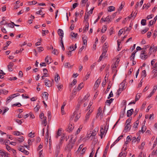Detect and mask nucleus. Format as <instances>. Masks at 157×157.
I'll return each mask as SVG.
<instances>
[{"instance_id": "nucleus-1", "label": "nucleus", "mask_w": 157, "mask_h": 157, "mask_svg": "<svg viewBox=\"0 0 157 157\" xmlns=\"http://www.w3.org/2000/svg\"><path fill=\"white\" fill-rule=\"evenodd\" d=\"M81 111L79 109L78 107H77L75 111L73 113V116L70 118L71 120H72L74 117H75L74 121L76 122L81 117Z\"/></svg>"}, {"instance_id": "nucleus-2", "label": "nucleus", "mask_w": 157, "mask_h": 157, "mask_svg": "<svg viewBox=\"0 0 157 157\" xmlns=\"http://www.w3.org/2000/svg\"><path fill=\"white\" fill-rule=\"evenodd\" d=\"M147 45H145L143 47L142 50L140 55V57L142 59H145L147 58Z\"/></svg>"}, {"instance_id": "nucleus-3", "label": "nucleus", "mask_w": 157, "mask_h": 157, "mask_svg": "<svg viewBox=\"0 0 157 157\" xmlns=\"http://www.w3.org/2000/svg\"><path fill=\"white\" fill-rule=\"evenodd\" d=\"M108 130V128L106 127V125H104L101 127L100 136L101 138H102L103 136L105 134Z\"/></svg>"}, {"instance_id": "nucleus-4", "label": "nucleus", "mask_w": 157, "mask_h": 157, "mask_svg": "<svg viewBox=\"0 0 157 157\" xmlns=\"http://www.w3.org/2000/svg\"><path fill=\"white\" fill-rule=\"evenodd\" d=\"M39 117L40 119L42 124L45 126L47 124V117L44 116V114L43 113H41L40 114Z\"/></svg>"}, {"instance_id": "nucleus-5", "label": "nucleus", "mask_w": 157, "mask_h": 157, "mask_svg": "<svg viewBox=\"0 0 157 157\" xmlns=\"http://www.w3.org/2000/svg\"><path fill=\"white\" fill-rule=\"evenodd\" d=\"M156 141H157V136L156 137ZM152 147L154 150L152 152V155H157V142H154Z\"/></svg>"}, {"instance_id": "nucleus-6", "label": "nucleus", "mask_w": 157, "mask_h": 157, "mask_svg": "<svg viewBox=\"0 0 157 157\" xmlns=\"http://www.w3.org/2000/svg\"><path fill=\"white\" fill-rule=\"evenodd\" d=\"M98 131V128H95L94 130L93 131L90 137L88 136L87 137V138H89L90 137H92V139L94 138V136L97 134Z\"/></svg>"}, {"instance_id": "nucleus-7", "label": "nucleus", "mask_w": 157, "mask_h": 157, "mask_svg": "<svg viewBox=\"0 0 157 157\" xmlns=\"http://www.w3.org/2000/svg\"><path fill=\"white\" fill-rule=\"evenodd\" d=\"M101 79L99 78L96 81L94 86V88L95 89H96L98 87L101 82Z\"/></svg>"}, {"instance_id": "nucleus-8", "label": "nucleus", "mask_w": 157, "mask_h": 157, "mask_svg": "<svg viewBox=\"0 0 157 157\" xmlns=\"http://www.w3.org/2000/svg\"><path fill=\"white\" fill-rule=\"evenodd\" d=\"M140 94H137L136 96L135 100L134 101H131L129 103V104H135V103L138 100H139V99L140 98Z\"/></svg>"}, {"instance_id": "nucleus-9", "label": "nucleus", "mask_w": 157, "mask_h": 157, "mask_svg": "<svg viewBox=\"0 0 157 157\" xmlns=\"http://www.w3.org/2000/svg\"><path fill=\"white\" fill-rule=\"evenodd\" d=\"M92 110H90L87 113L86 115L85 116L84 121L85 122H86L90 118V115L92 112Z\"/></svg>"}, {"instance_id": "nucleus-10", "label": "nucleus", "mask_w": 157, "mask_h": 157, "mask_svg": "<svg viewBox=\"0 0 157 157\" xmlns=\"http://www.w3.org/2000/svg\"><path fill=\"white\" fill-rule=\"evenodd\" d=\"M107 52V51H106V50H103L101 56H100L99 59L98 60V62H100L101 60L102 59L105 57Z\"/></svg>"}, {"instance_id": "nucleus-11", "label": "nucleus", "mask_w": 157, "mask_h": 157, "mask_svg": "<svg viewBox=\"0 0 157 157\" xmlns=\"http://www.w3.org/2000/svg\"><path fill=\"white\" fill-rule=\"evenodd\" d=\"M62 133V131L61 128H59L58 129L57 132H56V137L58 138L59 136H61Z\"/></svg>"}, {"instance_id": "nucleus-12", "label": "nucleus", "mask_w": 157, "mask_h": 157, "mask_svg": "<svg viewBox=\"0 0 157 157\" xmlns=\"http://www.w3.org/2000/svg\"><path fill=\"white\" fill-rule=\"evenodd\" d=\"M126 81L125 80H124L120 84L119 86V87L122 89L123 90L125 89V84H126Z\"/></svg>"}, {"instance_id": "nucleus-13", "label": "nucleus", "mask_w": 157, "mask_h": 157, "mask_svg": "<svg viewBox=\"0 0 157 157\" xmlns=\"http://www.w3.org/2000/svg\"><path fill=\"white\" fill-rule=\"evenodd\" d=\"M117 66H115V63L114 64H113L112 65V68L113 71L114 73V75H113L114 76H115L117 74V71L116 70V68H117Z\"/></svg>"}, {"instance_id": "nucleus-14", "label": "nucleus", "mask_w": 157, "mask_h": 157, "mask_svg": "<svg viewBox=\"0 0 157 157\" xmlns=\"http://www.w3.org/2000/svg\"><path fill=\"white\" fill-rule=\"evenodd\" d=\"M44 83L45 85L48 87H50L52 85L51 82L48 79H45L44 81Z\"/></svg>"}, {"instance_id": "nucleus-15", "label": "nucleus", "mask_w": 157, "mask_h": 157, "mask_svg": "<svg viewBox=\"0 0 157 157\" xmlns=\"http://www.w3.org/2000/svg\"><path fill=\"white\" fill-rule=\"evenodd\" d=\"M90 14L89 12H86L85 13V16L84 17V22H86V21L88 22L89 17Z\"/></svg>"}, {"instance_id": "nucleus-16", "label": "nucleus", "mask_w": 157, "mask_h": 157, "mask_svg": "<svg viewBox=\"0 0 157 157\" xmlns=\"http://www.w3.org/2000/svg\"><path fill=\"white\" fill-rule=\"evenodd\" d=\"M85 25L83 29V33H85L88 30L89 28V23L88 22L86 21L85 22Z\"/></svg>"}, {"instance_id": "nucleus-17", "label": "nucleus", "mask_w": 157, "mask_h": 157, "mask_svg": "<svg viewBox=\"0 0 157 157\" xmlns=\"http://www.w3.org/2000/svg\"><path fill=\"white\" fill-rule=\"evenodd\" d=\"M82 38L83 40V44L85 46H86L87 44V37L85 36H84L82 37Z\"/></svg>"}, {"instance_id": "nucleus-18", "label": "nucleus", "mask_w": 157, "mask_h": 157, "mask_svg": "<svg viewBox=\"0 0 157 157\" xmlns=\"http://www.w3.org/2000/svg\"><path fill=\"white\" fill-rule=\"evenodd\" d=\"M57 32L59 35L60 36V37H63V32L62 29H59L58 30Z\"/></svg>"}, {"instance_id": "nucleus-19", "label": "nucleus", "mask_w": 157, "mask_h": 157, "mask_svg": "<svg viewBox=\"0 0 157 157\" xmlns=\"http://www.w3.org/2000/svg\"><path fill=\"white\" fill-rule=\"evenodd\" d=\"M156 89H157L156 86H154L153 90L151 91V92L150 93L149 95L148 96V97H149V98L151 97L155 93Z\"/></svg>"}, {"instance_id": "nucleus-20", "label": "nucleus", "mask_w": 157, "mask_h": 157, "mask_svg": "<svg viewBox=\"0 0 157 157\" xmlns=\"http://www.w3.org/2000/svg\"><path fill=\"white\" fill-rule=\"evenodd\" d=\"M48 94L47 92H44L43 94L42 97L44 100H47Z\"/></svg>"}, {"instance_id": "nucleus-21", "label": "nucleus", "mask_w": 157, "mask_h": 157, "mask_svg": "<svg viewBox=\"0 0 157 157\" xmlns=\"http://www.w3.org/2000/svg\"><path fill=\"white\" fill-rule=\"evenodd\" d=\"M13 63L10 62L9 63L8 66V69L10 71H12L13 70L12 67L13 65Z\"/></svg>"}, {"instance_id": "nucleus-22", "label": "nucleus", "mask_w": 157, "mask_h": 157, "mask_svg": "<svg viewBox=\"0 0 157 157\" xmlns=\"http://www.w3.org/2000/svg\"><path fill=\"white\" fill-rule=\"evenodd\" d=\"M45 62L49 64L52 62V60L49 56H47L45 58Z\"/></svg>"}, {"instance_id": "nucleus-23", "label": "nucleus", "mask_w": 157, "mask_h": 157, "mask_svg": "<svg viewBox=\"0 0 157 157\" xmlns=\"http://www.w3.org/2000/svg\"><path fill=\"white\" fill-rule=\"evenodd\" d=\"M74 124H69L68 128V131L69 132H71L74 129Z\"/></svg>"}, {"instance_id": "nucleus-24", "label": "nucleus", "mask_w": 157, "mask_h": 157, "mask_svg": "<svg viewBox=\"0 0 157 157\" xmlns=\"http://www.w3.org/2000/svg\"><path fill=\"white\" fill-rule=\"evenodd\" d=\"M133 112V109H132L129 110H128L127 113V117H129L130 116L132 115V113Z\"/></svg>"}, {"instance_id": "nucleus-25", "label": "nucleus", "mask_w": 157, "mask_h": 157, "mask_svg": "<svg viewBox=\"0 0 157 157\" xmlns=\"http://www.w3.org/2000/svg\"><path fill=\"white\" fill-rule=\"evenodd\" d=\"M77 48L76 44H75L74 45H72L69 48V51L71 52L75 49Z\"/></svg>"}, {"instance_id": "nucleus-26", "label": "nucleus", "mask_w": 157, "mask_h": 157, "mask_svg": "<svg viewBox=\"0 0 157 157\" xmlns=\"http://www.w3.org/2000/svg\"><path fill=\"white\" fill-rule=\"evenodd\" d=\"M54 79L56 82L58 83L59 82L60 80V77L58 74L56 73Z\"/></svg>"}, {"instance_id": "nucleus-27", "label": "nucleus", "mask_w": 157, "mask_h": 157, "mask_svg": "<svg viewBox=\"0 0 157 157\" xmlns=\"http://www.w3.org/2000/svg\"><path fill=\"white\" fill-rule=\"evenodd\" d=\"M57 87L58 89V92L61 91H62L63 88V85L61 84H59L57 85Z\"/></svg>"}, {"instance_id": "nucleus-28", "label": "nucleus", "mask_w": 157, "mask_h": 157, "mask_svg": "<svg viewBox=\"0 0 157 157\" xmlns=\"http://www.w3.org/2000/svg\"><path fill=\"white\" fill-rule=\"evenodd\" d=\"M137 52V51L135 50L131 54L130 59L131 60H133L134 59L135 54Z\"/></svg>"}, {"instance_id": "nucleus-29", "label": "nucleus", "mask_w": 157, "mask_h": 157, "mask_svg": "<svg viewBox=\"0 0 157 157\" xmlns=\"http://www.w3.org/2000/svg\"><path fill=\"white\" fill-rule=\"evenodd\" d=\"M125 126V130L127 131H129L131 128V126L130 124H126Z\"/></svg>"}, {"instance_id": "nucleus-30", "label": "nucleus", "mask_w": 157, "mask_h": 157, "mask_svg": "<svg viewBox=\"0 0 157 157\" xmlns=\"http://www.w3.org/2000/svg\"><path fill=\"white\" fill-rule=\"evenodd\" d=\"M115 8L113 6H109L108 8V11L109 12H112L115 10Z\"/></svg>"}, {"instance_id": "nucleus-31", "label": "nucleus", "mask_w": 157, "mask_h": 157, "mask_svg": "<svg viewBox=\"0 0 157 157\" xmlns=\"http://www.w3.org/2000/svg\"><path fill=\"white\" fill-rule=\"evenodd\" d=\"M109 47L108 44L107 43L105 42L103 46V50H106V51L108 50V48Z\"/></svg>"}, {"instance_id": "nucleus-32", "label": "nucleus", "mask_w": 157, "mask_h": 157, "mask_svg": "<svg viewBox=\"0 0 157 157\" xmlns=\"http://www.w3.org/2000/svg\"><path fill=\"white\" fill-rule=\"evenodd\" d=\"M64 66L65 68H70L72 67L73 65H71L69 63H66L64 64Z\"/></svg>"}, {"instance_id": "nucleus-33", "label": "nucleus", "mask_w": 157, "mask_h": 157, "mask_svg": "<svg viewBox=\"0 0 157 157\" xmlns=\"http://www.w3.org/2000/svg\"><path fill=\"white\" fill-rule=\"evenodd\" d=\"M17 140L19 142L21 143L23 142L24 140V137L22 136H21L19 137L16 138Z\"/></svg>"}, {"instance_id": "nucleus-34", "label": "nucleus", "mask_w": 157, "mask_h": 157, "mask_svg": "<svg viewBox=\"0 0 157 157\" xmlns=\"http://www.w3.org/2000/svg\"><path fill=\"white\" fill-rule=\"evenodd\" d=\"M84 87V85L83 83L82 82L80 83L78 87L77 88V89L79 91L83 87Z\"/></svg>"}, {"instance_id": "nucleus-35", "label": "nucleus", "mask_w": 157, "mask_h": 157, "mask_svg": "<svg viewBox=\"0 0 157 157\" xmlns=\"http://www.w3.org/2000/svg\"><path fill=\"white\" fill-rule=\"evenodd\" d=\"M154 49V45L153 44H152L151 47H150L149 49L150 52V54L153 52H155Z\"/></svg>"}, {"instance_id": "nucleus-36", "label": "nucleus", "mask_w": 157, "mask_h": 157, "mask_svg": "<svg viewBox=\"0 0 157 157\" xmlns=\"http://www.w3.org/2000/svg\"><path fill=\"white\" fill-rule=\"evenodd\" d=\"M126 149L125 148L124 151L122 150L121 152L119 153L118 155L119 157H121L123 155V154H124V156H126V154H125V152H124L125 151Z\"/></svg>"}, {"instance_id": "nucleus-37", "label": "nucleus", "mask_w": 157, "mask_h": 157, "mask_svg": "<svg viewBox=\"0 0 157 157\" xmlns=\"http://www.w3.org/2000/svg\"><path fill=\"white\" fill-rule=\"evenodd\" d=\"M49 33V31L48 30H42V35L43 36H45L47 34H48Z\"/></svg>"}, {"instance_id": "nucleus-38", "label": "nucleus", "mask_w": 157, "mask_h": 157, "mask_svg": "<svg viewBox=\"0 0 157 157\" xmlns=\"http://www.w3.org/2000/svg\"><path fill=\"white\" fill-rule=\"evenodd\" d=\"M139 124V121H136L135 123H134L133 125V128L135 129L137 128L138 126V124Z\"/></svg>"}, {"instance_id": "nucleus-39", "label": "nucleus", "mask_w": 157, "mask_h": 157, "mask_svg": "<svg viewBox=\"0 0 157 157\" xmlns=\"http://www.w3.org/2000/svg\"><path fill=\"white\" fill-rule=\"evenodd\" d=\"M107 29V26L106 25H104L102 27L101 32L103 33H105L106 30Z\"/></svg>"}, {"instance_id": "nucleus-40", "label": "nucleus", "mask_w": 157, "mask_h": 157, "mask_svg": "<svg viewBox=\"0 0 157 157\" xmlns=\"http://www.w3.org/2000/svg\"><path fill=\"white\" fill-rule=\"evenodd\" d=\"M154 114L153 113L150 114L149 117V121H153L154 118Z\"/></svg>"}, {"instance_id": "nucleus-41", "label": "nucleus", "mask_w": 157, "mask_h": 157, "mask_svg": "<svg viewBox=\"0 0 157 157\" xmlns=\"http://www.w3.org/2000/svg\"><path fill=\"white\" fill-rule=\"evenodd\" d=\"M13 134L15 136H21L23 134L18 131H14L13 132Z\"/></svg>"}, {"instance_id": "nucleus-42", "label": "nucleus", "mask_w": 157, "mask_h": 157, "mask_svg": "<svg viewBox=\"0 0 157 157\" xmlns=\"http://www.w3.org/2000/svg\"><path fill=\"white\" fill-rule=\"evenodd\" d=\"M73 147V144L71 143H69L67 146V147L68 149V150L70 151L72 148Z\"/></svg>"}, {"instance_id": "nucleus-43", "label": "nucleus", "mask_w": 157, "mask_h": 157, "mask_svg": "<svg viewBox=\"0 0 157 157\" xmlns=\"http://www.w3.org/2000/svg\"><path fill=\"white\" fill-rule=\"evenodd\" d=\"M37 3V2L35 1H29V2L28 3V4L29 5H35Z\"/></svg>"}, {"instance_id": "nucleus-44", "label": "nucleus", "mask_w": 157, "mask_h": 157, "mask_svg": "<svg viewBox=\"0 0 157 157\" xmlns=\"http://www.w3.org/2000/svg\"><path fill=\"white\" fill-rule=\"evenodd\" d=\"M147 129V127L146 126H145L144 125H142V128L141 129V131L142 133H143L144 132L146 131Z\"/></svg>"}, {"instance_id": "nucleus-45", "label": "nucleus", "mask_w": 157, "mask_h": 157, "mask_svg": "<svg viewBox=\"0 0 157 157\" xmlns=\"http://www.w3.org/2000/svg\"><path fill=\"white\" fill-rule=\"evenodd\" d=\"M5 74L3 72V71L2 70H0V78H4V75Z\"/></svg>"}, {"instance_id": "nucleus-46", "label": "nucleus", "mask_w": 157, "mask_h": 157, "mask_svg": "<svg viewBox=\"0 0 157 157\" xmlns=\"http://www.w3.org/2000/svg\"><path fill=\"white\" fill-rule=\"evenodd\" d=\"M8 91L5 90H0V92L1 94H7L8 93Z\"/></svg>"}, {"instance_id": "nucleus-47", "label": "nucleus", "mask_w": 157, "mask_h": 157, "mask_svg": "<svg viewBox=\"0 0 157 157\" xmlns=\"http://www.w3.org/2000/svg\"><path fill=\"white\" fill-rule=\"evenodd\" d=\"M146 73L145 70H144L142 71L141 73V76L143 78L145 77L146 76Z\"/></svg>"}, {"instance_id": "nucleus-48", "label": "nucleus", "mask_w": 157, "mask_h": 157, "mask_svg": "<svg viewBox=\"0 0 157 157\" xmlns=\"http://www.w3.org/2000/svg\"><path fill=\"white\" fill-rule=\"evenodd\" d=\"M0 155L2 157H5L6 156V153L5 151L2 150H0Z\"/></svg>"}, {"instance_id": "nucleus-49", "label": "nucleus", "mask_w": 157, "mask_h": 157, "mask_svg": "<svg viewBox=\"0 0 157 157\" xmlns=\"http://www.w3.org/2000/svg\"><path fill=\"white\" fill-rule=\"evenodd\" d=\"M5 17H3L2 18V21L1 22V23L2 25H5L7 24V22L5 20Z\"/></svg>"}, {"instance_id": "nucleus-50", "label": "nucleus", "mask_w": 157, "mask_h": 157, "mask_svg": "<svg viewBox=\"0 0 157 157\" xmlns=\"http://www.w3.org/2000/svg\"><path fill=\"white\" fill-rule=\"evenodd\" d=\"M40 106L38 105L34 108V110L36 112H37L40 108Z\"/></svg>"}, {"instance_id": "nucleus-51", "label": "nucleus", "mask_w": 157, "mask_h": 157, "mask_svg": "<svg viewBox=\"0 0 157 157\" xmlns=\"http://www.w3.org/2000/svg\"><path fill=\"white\" fill-rule=\"evenodd\" d=\"M83 127V126L82 125H81L78 130H77L76 132V134H78L79 133L81 130H82V128Z\"/></svg>"}, {"instance_id": "nucleus-52", "label": "nucleus", "mask_w": 157, "mask_h": 157, "mask_svg": "<svg viewBox=\"0 0 157 157\" xmlns=\"http://www.w3.org/2000/svg\"><path fill=\"white\" fill-rule=\"evenodd\" d=\"M146 20L145 19H143L141 22V24L143 25H146Z\"/></svg>"}, {"instance_id": "nucleus-53", "label": "nucleus", "mask_w": 157, "mask_h": 157, "mask_svg": "<svg viewBox=\"0 0 157 157\" xmlns=\"http://www.w3.org/2000/svg\"><path fill=\"white\" fill-rule=\"evenodd\" d=\"M77 83V80L76 79H74L70 84L71 86H73L75 85Z\"/></svg>"}, {"instance_id": "nucleus-54", "label": "nucleus", "mask_w": 157, "mask_h": 157, "mask_svg": "<svg viewBox=\"0 0 157 157\" xmlns=\"http://www.w3.org/2000/svg\"><path fill=\"white\" fill-rule=\"evenodd\" d=\"M88 0H82L81 2V5L82 6H84L87 2Z\"/></svg>"}, {"instance_id": "nucleus-55", "label": "nucleus", "mask_w": 157, "mask_h": 157, "mask_svg": "<svg viewBox=\"0 0 157 157\" xmlns=\"http://www.w3.org/2000/svg\"><path fill=\"white\" fill-rule=\"evenodd\" d=\"M132 24H130V25H129V27L126 28V29H125V28L124 30L126 31H130L132 27Z\"/></svg>"}, {"instance_id": "nucleus-56", "label": "nucleus", "mask_w": 157, "mask_h": 157, "mask_svg": "<svg viewBox=\"0 0 157 157\" xmlns=\"http://www.w3.org/2000/svg\"><path fill=\"white\" fill-rule=\"evenodd\" d=\"M77 35H78V34L77 33H75L73 32H71L70 34L71 36L72 37H74L75 38L76 37V36H77Z\"/></svg>"}, {"instance_id": "nucleus-57", "label": "nucleus", "mask_w": 157, "mask_h": 157, "mask_svg": "<svg viewBox=\"0 0 157 157\" xmlns=\"http://www.w3.org/2000/svg\"><path fill=\"white\" fill-rule=\"evenodd\" d=\"M18 150L22 152H23L25 150V149L24 148L23 146H21L19 147Z\"/></svg>"}, {"instance_id": "nucleus-58", "label": "nucleus", "mask_w": 157, "mask_h": 157, "mask_svg": "<svg viewBox=\"0 0 157 157\" xmlns=\"http://www.w3.org/2000/svg\"><path fill=\"white\" fill-rule=\"evenodd\" d=\"M52 53L55 55H57L58 54V51L57 50L54 48L53 50Z\"/></svg>"}, {"instance_id": "nucleus-59", "label": "nucleus", "mask_w": 157, "mask_h": 157, "mask_svg": "<svg viewBox=\"0 0 157 157\" xmlns=\"http://www.w3.org/2000/svg\"><path fill=\"white\" fill-rule=\"evenodd\" d=\"M19 95L20 94L17 93L13 94L11 95L12 97V98L13 99V98H15L16 97L19 96Z\"/></svg>"}, {"instance_id": "nucleus-60", "label": "nucleus", "mask_w": 157, "mask_h": 157, "mask_svg": "<svg viewBox=\"0 0 157 157\" xmlns=\"http://www.w3.org/2000/svg\"><path fill=\"white\" fill-rule=\"evenodd\" d=\"M105 21L108 22H109L112 21V19L110 18L109 16H107L105 18Z\"/></svg>"}, {"instance_id": "nucleus-61", "label": "nucleus", "mask_w": 157, "mask_h": 157, "mask_svg": "<svg viewBox=\"0 0 157 157\" xmlns=\"http://www.w3.org/2000/svg\"><path fill=\"white\" fill-rule=\"evenodd\" d=\"M155 62V59L152 60L151 62V65L152 66H153L154 67H155L156 66V64H155V65H154Z\"/></svg>"}, {"instance_id": "nucleus-62", "label": "nucleus", "mask_w": 157, "mask_h": 157, "mask_svg": "<svg viewBox=\"0 0 157 157\" xmlns=\"http://www.w3.org/2000/svg\"><path fill=\"white\" fill-rule=\"evenodd\" d=\"M21 104L20 103H15V104H13L12 105V106L13 107V106H17L18 107H20L21 106Z\"/></svg>"}, {"instance_id": "nucleus-63", "label": "nucleus", "mask_w": 157, "mask_h": 157, "mask_svg": "<svg viewBox=\"0 0 157 157\" xmlns=\"http://www.w3.org/2000/svg\"><path fill=\"white\" fill-rule=\"evenodd\" d=\"M101 110H102V109L101 107H100L99 108L98 110V113H97V115L98 116L100 115H101Z\"/></svg>"}, {"instance_id": "nucleus-64", "label": "nucleus", "mask_w": 157, "mask_h": 157, "mask_svg": "<svg viewBox=\"0 0 157 157\" xmlns=\"http://www.w3.org/2000/svg\"><path fill=\"white\" fill-rule=\"evenodd\" d=\"M12 97L11 95L8 98H7V102H9L12 99Z\"/></svg>"}]
</instances>
